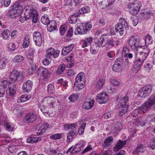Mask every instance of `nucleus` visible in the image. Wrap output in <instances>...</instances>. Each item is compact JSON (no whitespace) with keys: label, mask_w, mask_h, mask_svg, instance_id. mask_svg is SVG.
<instances>
[{"label":"nucleus","mask_w":155,"mask_h":155,"mask_svg":"<svg viewBox=\"0 0 155 155\" xmlns=\"http://www.w3.org/2000/svg\"><path fill=\"white\" fill-rule=\"evenodd\" d=\"M18 32L16 30H13L12 31L11 36L12 39H15L16 38L18 35Z\"/></svg>","instance_id":"63"},{"label":"nucleus","mask_w":155,"mask_h":155,"mask_svg":"<svg viewBox=\"0 0 155 155\" xmlns=\"http://www.w3.org/2000/svg\"><path fill=\"white\" fill-rule=\"evenodd\" d=\"M73 30L71 28H69L67 33V37L68 39H70L72 36Z\"/></svg>","instance_id":"62"},{"label":"nucleus","mask_w":155,"mask_h":155,"mask_svg":"<svg viewBox=\"0 0 155 155\" xmlns=\"http://www.w3.org/2000/svg\"><path fill=\"white\" fill-rule=\"evenodd\" d=\"M107 35H103L98 39L97 42L96 43L97 46L99 48L103 47L106 44V42L104 41L105 37Z\"/></svg>","instance_id":"22"},{"label":"nucleus","mask_w":155,"mask_h":155,"mask_svg":"<svg viewBox=\"0 0 155 155\" xmlns=\"http://www.w3.org/2000/svg\"><path fill=\"white\" fill-rule=\"evenodd\" d=\"M67 29V25H61L60 28V32L61 35H64Z\"/></svg>","instance_id":"55"},{"label":"nucleus","mask_w":155,"mask_h":155,"mask_svg":"<svg viewBox=\"0 0 155 155\" xmlns=\"http://www.w3.org/2000/svg\"><path fill=\"white\" fill-rule=\"evenodd\" d=\"M37 118V115L32 112H29L25 117L23 121L25 123H34Z\"/></svg>","instance_id":"11"},{"label":"nucleus","mask_w":155,"mask_h":155,"mask_svg":"<svg viewBox=\"0 0 155 155\" xmlns=\"http://www.w3.org/2000/svg\"><path fill=\"white\" fill-rule=\"evenodd\" d=\"M23 8L19 1L15 2L13 8L10 11V17L12 19H15L21 14Z\"/></svg>","instance_id":"3"},{"label":"nucleus","mask_w":155,"mask_h":155,"mask_svg":"<svg viewBox=\"0 0 155 155\" xmlns=\"http://www.w3.org/2000/svg\"><path fill=\"white\" fill-rule=\"evenodd\" d=\"M56 28L57 25L56 22L55 21H52L51 22V24L49 26H48L47 29L48 31L51 32L53 30H55Z\"/></svg>","instance_id":"47"},{"label":"nucleus","mask_w":155,"mask_h":155,"mask_svg":"<svg viewBox=\"0 0 155 155\" xmlns=\"http://www.w3.org/2000/svg\"><path fill=\"white\" fill-rule=\"evenodd\" d=\"M119 41L117 40V39L115 38H110V39H109L107 41L106 44H107V45L112 47L114 46L115 45L117 46L118 45V43Z\"/></svg>","instance_id":"29"},{"label":"nucleus","mask_w":155,"mask_h":155,"mask_svg":"<svg viewBox=\"0 0 155 155\" xmlns=\"http://www.w3.org/2000/svg\"><path fill=\"white\" fill-rule=\"evenodd\" d=\"M108 99L107 94L105 91L98 94L97 97V101L100 104L106 103L108 101Z\"/></svg>","instance_id":"9"},{"label":"nucleus","mask_w":155,"mask_h":155,"mask_svg":"<svg viewBox=\"0 0 155 155\" xmlns=\"http://www.w3.org/2000/svg\"><path fill=\"white\" fill-rule=\"evenodd\" d=\"M143 63V61L136 58L134 62V67L135 69L138 70L141 68Z\"/></svg>","instance_id":"27"},{"label":"nucleus","mask_w":155,"mask_h":155,"mask_svg":"<svg viewBox=\"0 0 155 155\" xmlns=\"http://www.w3.org/2000/svg\"><path fill=\"white\" fill-rule=\"evenodd\" d=\"M145 41L146 45L152 44L153 40L152 37L149 35H147L145 37Z\"/></svg>","instance_id":"46"},{"label":"nucleus","mask_w":155,"mask_h":155,"mask_svg":"<svg viewBox=\"0 0 155 155\" xmlns=\"http://www.w3.org/2000/svg\"><path fill=\"white\" fill-rule=\"evenodd\" d=\"M9 35V31L7 29L3 30L1 33L2 38L4 40L7 39L8 38Z\"/></svg>","instance_id":"45"},{"label":"nucleus","mask_w":155,"mask_h":155,"mask_svg":"<svg viewBox=\"0 0 155 155\" xmlns=\"http://www.w3.org/2000/svg\"><path fill=\"white\" fill-rule=\"evenodd\" d=\"M30 37L29 35L25 36L23 42L22 43V46L23 48H27L29 46L30 42Z\"/></svg>","instance_id":"34"},{"label":"nucleus","mask_w":155,"mask_h":155,"mask_svg":"<svg viewBox=\"0 0 155 155\" xmlns=\"http://www.w3.org/2000/svg\"><path fill=\"white\" fill-rule=\"evenodd\" d=\"M108 4V3L107 1L104 0L101 2L99 4V5L101 9H104L110 6V5Z\"/></svg>","instance_id":"49"},{"label":"nucleus","mask_w":155,"mask_h":155,"mask_svg":"<svg viewBox=\"0 0 155 155\" xmlns=\"http://www.w3.org/2000/svg\"><path fill=\"white\" fill-rule=\"evenodd\" d=\"M128 44L130 47L134 51H137L140 45V38L137 35L131 36L128 40Z\"/></svg>","instance_id":"5"},{"label":"nucleus","mask_w":155,"mask_h":155,"mask_svg":"<svg viewBox=\"0 0 155 155\" xmlns=\"http://www.w3.org/2000/svg\"><path fill=\"white\" fill-rule=\"evenodd\" d=\"M93 38L92 37H87L84 39H82L81 41V44L82 45V47L84 48L91 45L93 41Z\"/></svg>","instance_id":"18"},{"label":"nucleus","mask_w":155,"mask_h":155,"mask_svg":"<svg viewBox=\"0 0 155 155\" xmlns=\"http://www.w3.org/2000/svg\"><path fill=\"white\" fill-rule=\"evenodd\" d=\"M33 83L31 80H27L23 84L22 89L24 92H28L32 89Z\"/></svg>","instance_id":"16"},{"label":"nucleus","mask_w":155,"mask_h":155,"mask_svg":"<svg viewBox=\"0 0 155 155\" xmlns=\"http://www.w3.org/2000/svg\"><path fill=\"white\" fill-rule=\"evenodd\" d=\"M29 15L30 17H32L34 16L38 15V12L35 9H31L29 10Z\"/></svg>","instance_id":"61"},{"label":"nucleus","mask_w":155,"mask_h":155,"mask_svg":"<svg viewBox=\"0 0 155 155\" xmlns=\"http://www.w3.org/2000/svg\"><path fill=\"white\" fill-rule=\"evenodd\" d=\"M80 14L78 13H74L70 18L69 22L70 23L74 24L76 23L78 19V17L79 16Z\"/></svg>","instance_id":"28"},{"label":"nucleus","mask_w":155,"mask_h":155,"mask_svg":"<svg viewBox=\"0 0 155 155\" xmlns=\"http://www.w3.org/2000/svg\"><path fill=\"white\" fill-rule=\"evenodd\" d=\"M141 5L138 3H129L128 8L130 13L132 15H137L140 9Z\"/></svg>","instance_id":"8"},{"label":"nucleus","mask_w":155,"mask_h":155,"mask_svg":"<svg viewBox=\"0 0 155 155\" xmlns=\"http://www.w3.org/2000/svg\"><path fill=\"white\" fill-rule=\"evenodd\" d=\"M8 87L10 95L11 96L14 95L16 90L15 84L14 83H10L8 86Z\"/></svg>","instance_id":"26"},{"label":"nucleus","mask_w":155,"mask_h":155,"mask_svg":"<svg viewBox=\"0 0 155 155\" xmlns=\"http://www.w3.org/2000/svg\"><path fill=\"white\" fill-rule=\"evenodd\" d=\"M28 62L31 65V69L32 71H34L35 70L36 67L35 64L34 62V59L33 57L30 58L28 57Z\"/></svg>","instance_id":"41"},{"label":"nucleus","mask_w":155,"mask_h":155,"mask_svg":"<svg viewBox=\"0 0 155 155\" xmlns=\"http://www.w3.org/2000/svg\"><path fill=\"white\" fill-rule=\"evenodd\" d=\"M144 68L148 70H150L152 68L151 62L147 61L144 66Z\"/></svg>","instance_id":"64"},{"label":"nucleus","mask_w":155,"mask_h":155,"mask_svg":"<svg viewBox=\"0 0 155 155\" xmlns=\"http://www.w3.org/2000/svg\"><path fill=\"white\" fill-rule=\"evenodd\" d=\"M23 77V75L17 71L14 70L10 72L9 78L12 82H14L21 79Z\"/></svg>","instance_id":"13"},{"label":"nucleus","mask_w":155,"mask_h":155,"mask_svg":"<svg viewBox=\"0 0 155 155\" xmlns=\"http://www.w3.org/2000/svg\"><path fill=\"white\" fill-rule=\"evenodd\" d=\"M75 44L72 43L70 45L63 48L62 50L61 53L63 55H65L70 52L73 49L74 47Z\"/></svg>","instance_id":"21"},{"label":"nucleus","mask_w":155,"mask_h":155,"mask_svg":"<svg viewBox=\"0 0 155 155\" xmlns=\"http://www.w3.org/2000/svg\"><path fill=\"white\" fill-rule=\"evenodd\" d=\"M11 0H0L2 5L4 7H7L9 6L11 3Z\"/></svg>","instance_id":"58"},{"label":"nucleus","mask_w":155,"mask_h":155,"mask_svg":"<svg viewBox=\"0 0 155 155\" xmlns=\"http://www.w3.org/2000/svg\"><path fill=\"white\" fill-rule=\"evenodd\" d=\"M85 76L83 72L79 73L76 77L74 89L76 91L81 90L84 87Z\"/></svg>","instance_id":"2"},{"label":"nucleus","mask_w":155,"mask_h":155,"mask_svg":"<svg viewBox=\"0 0 155 155\" xmlns=\"http://www.w3.org/2000/svg\"><path fill=\"white\" fill-rule=\"evenodd\" d=\"M84 146V145H83V144H82L81 143H76L75 146H73L72 151L75 150L76 153L79 152L83 149Z\"/></svg>","instance_id":"32"},{"label":"nucleus","mask_w":155,"mask_h":155,"mask_svg":"<svg viewBox=\"0 0 155 155\" xmlns=\"http://www.w3.org/2000/svg\"><path fill=\"white\" fill-rule=\"evenodd\" d=\"M41 139V137H29L27 138L26 141L28 143H33L38 142L40 141Z\"/></svg>","instance_id":"31"},{"label":"nucleus","mask_w":155,"mask_h":155,"mask_svg":"<svg viewBox=\"0 0 155 155\" xmlns=\"http://www.w3.org/2000/svg\"><path fill=\"white\" fill-rule=\"evenodd\" d=\"M137 57L136 58H137L138 59L141 60L143 62L146 59L147 56L145 55L144 54L141 53L140 52L139 53L136 54Z\"/></svg>","instance_id":"48"},{"label":"nucleus","mask_w":155,"mask_h":155,"mask_svg":"<svg viewBox=\"0 0 155 155\" xmlns=\"http://www.w3.org/2000/svg\"><path fill=\"white\" fill-rule=\"evenodd\" d=\"M139 48L143 49L142 51L140 52L147 57L150 53V50L148 48L147 45H141Z\"/></svg>","instance_id":"36"},{"label":"nucleus","mask_w":155,"mask_h":155,"mask_svg":"<svg viewBox=\"0 0 155 155\" xmlns=\"http://www.w3.org/2000/svg\"><path fill=\"white\" fill-rule=\"evenodd\" d=\"M129 107V106L118 105L119 116H122L124 115L128 111Z\"/></svg>","instance_id":"24"},{"label":"nucleus","mask_w":155,"mask_h":155,"mask_svg":"<svg viewBox=\"0 0 155 155\" xmlns=\"http://www.w3.org/2000/svg\"><path fill=\"white\" fill-rule=\"evenodd\" d=\"M110 82L111 84L115 87L118 86L120 84L119 80L117 79H110Z\"/></svg>","instance_id":"53"},{"label":"nucleus","mask_w":155,"mask_h":155,"mask_svg":"<svg viewBox=\"0 0 155 155\" xmlns=\"http://www.w3.org/2000/svg\"><path fill=\"white\" fill-rule=\"evenodd\" d=\"M10 82L8 81L7 80H3L2 81L0 86H2L3 88L6 89L7 87L8 86Z\"/></svg>","instance_id":"60"},{"label":"nucleus","mask_w":155,"mask_h":155,"mask_svg":"<svg viewBox=\"0 0 155 155\" xmlns=\"http://www.w3.org/2000/svg\"><path fill=\"white\" fill-rule=\"evenodd\" d=\"M81 24L84 30L85 31V34L87 33L88 31H89L92 28V25L90 23H81Z\"/></svg>","instance_id":"37"},{"label":"nucleus","mask_w":155,"mask_h":155,"mask_svg":"<svg viewBox=\"0 0 155 155\" xmlns=\"http://www.w3.org/2000/svg\"><path fill=\"white\" fill-rule=\"evenodd\" d=\"M4 125L6 130L8 131H13L15 129L14 126L12 124L7 120L4 121Z\"/></svg>","instance_id":"30"},{"label":"nucleus","mask_w":155,"mask_h":155,"mask_svg":"<svg viewBox=\"0 0 155 155\" xmlns=\"http://www.w3.org/2000/svg\"><path fill=\"white\" fill-rule=\"evenodd\" d=\"M120 23H117L115 26L116 31L119 33L120 36L123 35L124 33V29L128 27L127 21L123 18H121L120 20Z\"/></svg>","instance_id":"6"},{"label":"nucleus","mask_w":155,"mask_h":155,"mask_svg":"<svg viewBox=\"0 0 155 155\" xmlns=\"http://www.w3.org/2000/svg\"><path fill=\"white\" fill-rule=\"evenodd\" d=\"M105 81V79L104 77H101L96 82V87L97 89L102 88Z\"/></svg>","instance_id":"25"},{"label":"nucleus","mask_w":155,"mask_h":155,"mask_svg":"<svg viewBox=\"0 0 155 155\" xmlns=\"http://www.w3.org/2000/svg\"><path fill=\"white\" fill-rule=\"evenodd\" d=\"M152 14L151 12L149 10L145 11L142 13L141 16L144 18H148Z\"/></svg>","instance_id":"51"},{"label":"nucleus","mask_w":155,"mask_h":155,"mask_svg":"<svg viewBox=\"0 0 155 155\" xmlns=\"http://www.w3.org/2000/svg\"><path fill=\"white\" fill-rule=\"evenodd\" d=\"M38 75L42 76L43 78H46L49 74V72L46 68L40 67L38 70Z\"/></svg>","instance_id":"19"},{"label":"nucleus","mask_w":155,"mask_h":155,"mask_svg":"<svg viewBox=\"0 0 155 155\" xmlns=\"http://www.w3.org/2000/svg\"><path fill=\"white\" fill-rule=\"evenodd\" d=\"M31 98L30 95H22L20 97L18 98L17 100V102L20 103L26 102L30 99Z\"/></svg>","instance_id":"35"},{"label":"nucleus","mask_w":155,"mask_h":155,"mask_svg":"<svg viewBox=\"0 0 155 155\" xmlns=\"http://www.w3.org/2000/svg\"><path fill=\"white\" fill-rule=\"evenodd\" d=\"M65 68V66L64 64H62L59 65L57 71L56 73L58 74H61L64 72Z\"/></svg>","instance_id":"50"},{"label":"nucleus","mask_w":155,"mask_h":155,"mask_svg":"<svg viewBox=\"0 0 155 155\" xmlns=\"http://www.w3.org/2000/svg\"><path fill=\"white\" fill-rule=\"evenodd\" d=\"M72 55H70L68 56L66 59V60L68 62L67 67L68 68H71L74 65V63L72 61Z\"/></svg>","instance_id":"42"},{"label":"nucleus","mask_w":155,"mask_h":155,"mask_svg":"<svg viewBox=\"0 0 155 155\" xmlns=\"http://www.w3.org/2000/svg\"><path fill=\"white\" fill-rule=\"evenodd\" d=\"M54 86L51 84H49L48 86V91L49 94H52L54 92Z\"/></svg>","instance_id":"54"},{"label":"nucleus","mask_w":155,"mask_h":155,"mask_svg":"<svg viewBox=\"0 0 155 155\" xmlns=\"http://www.w3.org/2000/svg\"><path fill=\"white\" fill-rule=\"evenodd\" d=\"M79 97L77 94H71L68 97V100L71 102H74L75 101L78 99Z\"/></svg>","instance_id":"43"},{"label":"nucleus","mask_w":155,"mask_h":155,"mask_svg":"<svg viewBox=\"0 0 155 155\" xmlns=\"http://www.w3.org/2000/svg\"><path fill=\"white\" fill-rule=\"evenodd\" d=\"M144 149L143 145L141 144H138L135 151L138 153H142L143 152Z\"/></svg>","instance_id":"57"},{"label":"nucleus","mask_w":155,"mask_h":155,"mask_svg":"<svg viewBox=\"0 0 155 155\" xmlns=\"http://www.w3.org/2000/svg\"><path fill=\"white\" fill-rule=\"evenodd\" d=\"M81 24L79 26H78L74 31V34L75 35H78L79 34L84 35L85 31L84 30Z\"/></svg>","instance_id":"33"},{"label":"nucleus","mask_w":155,"mask_h":155,"mask_svg":"<svg viewBox=\"0 0 155 155\" xmlns=\"http://www.w3.org/2000/svg\"><path fill=\"white\" fill-rule=\"evenodd\" d=\"M41 21L45 25H48L50 23L48 16L47 14H45L41 18Z\"/></svg>","instance_id":"38"},{"label":"nucleus","mask_w":155,"mask_h":155,"mask_svg":"<svg viewBox=\"0 0 155 155\" xmlns=\"http://www.w3.org/2000/svg\"><path fill=\"white\" fill-rule=\"evenodd\" d=\"M94 99L91 100L89 101H84L82 107L84 109L87 110L90 109L94 106Z\"/></svg>","instance_id":"23"},{"label":"nucleus","mask_w":155,"mask_h":155,"mask_svg":"<svg viewBox=\"0 0 155 155\" xmlns=\"http://www.w3.org/2000/svg\"><path fill=\"white\" fill-rule=\"evenodd\" d=\"M153 105L154 104L151 101H150V100L149 98L147 101L138 108L135 109L134 110L132 114H134L133 117H136V116H140V115L141 114L143 115L145 111L150 109Z\"/></svg>","instance_id":"1"},{"label":"nucleus","mask_w":155,"mask_h":155,"mask_svg":"<svg viewBox=\"0 0 155 155\" xmlns=\"http://www.w3.org/2000/svg\"><path fill=\"white\" fill-rule=\"evenodd\" d=\"M90 8L89 7L86 6L81 8L79 11V12L78 13H79L80 15L82 14L88 13L90 12Z\"/></svg>","instance_id":"44"},{"label":"nucleus","mask_w":155,"mask_h":155,"mask_svg":"<svg viewBox=\"0 0 155 155\" xmlns=\"http://www.w3.org/2000/svg\"><path fill=\"white\" fill-rule=\"evenodd\" d=\"M24 57L22 55H18L15 56L13 60L15 63H20L24 60Z\"/></svg>","instance_id":"40"},{"label":"nucleus","mask_w":155,"mask_h":155,"mask_svg":"<svg viewBox=\"0 0 155 155\" xmlns=\"http://www.w3.org/2000/svg\"><path fill=\"white\" fill-rule=\"evenodd\" d=\"M33 40L36 45L40 46L42 44V40L41 33L38 31H35L33 34Z\"/></svg>","instance_id":"12"},{"label":"nucleus","mask_w":155,"mask_h":155,"mask_svg":"<svg viewBox=\"0 0 155 155\" xmlns=\"http://www.w3.org/2000/svg\"><path fill=\"white\" fill-rule=\"evenodd\" d=\"M54 99L51 96L45 97L43 100L42 103L45 105L49 107H55V103Z\"/></svg>","instance_id":"15"},{"label":"nucleus","mask_w":155,"mask_h":155,"mask_svg":"<svg viewBox=\"0 0 155 155\" xmlns=\"http://www.w3.org/2000/svg\"><path fill=\"white\" fill-rule=\"evenodd\" d=\"M62 135L61 133H58L54 134L52 135L50 137V138L53 140L59 139L62 137Z\"/></svg>","instance_id":"52"},{"label":"nucleus","mask_w":155,"mask_h":155,"mask_svg":"<svg viewBox=\"0 0 155 155\" xmlns=\"http://www.w3.org/2000/svg\"><path fill=\"white\" fill-rule=\"evenodd\" d=\"M7 63V59L2 58L0 60V70H2L5 68Z\"/></svg>","instance_id":"39"},{"label":"nucleus","mask_w":155,"mask_h":155,"mask_svg":"<svg viewBox=\"0 0 155 155\" xmlns=\"http://www.w3.org/2000/svg\"><path fill=\"white\" fill-rule=\"evenodd\" d=\"M77 124L75 123L66 124L64 125V127L65 130H72L68 133L67 136V140L66 142L68 143L71 142L73 139L76 136V133Z\"/></svg>","instance_id":"4"},{"label":"nucleus","mask_w":155,"mask_h":155,"mask_svg":"<svg viewBox=\"0 0 155 155\" xmlns=\"http://www.w3.org/2000/svg\"><path fill=\"white\" fill-rule=\"evenodd\" d=\"M152 87L150 85H147L141 88L139 91L138 96L143 98H145L151 93Z\"/></svg>","instance_id":"7"},{"label":"nucleus","mask_w":155,"mask_h":155,"mask_svg":"<svg viewBox=\"0 0 155 155\" xmlns=\"http://www.w3.org/2000/svg\"><path fill=\"white\" fill-rule=\"evenodd\" d=\"M113 140V137L111 136L107 138L104 142V143L105 144V146H109L108 143H110Z\"/></svg>","instance_id":"56"},{"label":"nucleus","mask_w":155,"mask_h":155,"mask_svg":"<svg viewBox=\"0 0 155 155\" xmlns=\"http://www.w3.org/2000/svg\"><path fill=\"white\" fill-rule=\"evenodd\" d=\"M128 92H127L125 94L124 96L123 97L119 102L118 105L129 106L128 104H127L129 101Z\"/></svg>","instance_id":"20"},{"label":"nucleus","mask_w":155,"mask_h":155,"mask_svg":"<svg viewBox=\"0 0 155 155\" xmlns=\"http://www.w3.org/2000/svg\"><path fill=\"white\" fill-rule=\"evenodd\" d=\"M123 59L121 58H118L115 61L112 66L113 71L115 72H119L121 70L123 65Z\"/></svg>","instance_id":"10"},{"label":"nucleus","mask_w":155,"mask_h":155,"mask_svg":"<svg viewBox=\"0 0 155 155\" xmlns=\"http://www.w3.org/2000/svg\"><path fill=\"white\" fill-rule=\"evenodd\" d=\"M86 124H82L78 130V132L79 134H82L84 132L85 128L86 126Z\"/></svg>","instance_id":"59"},{"label":"nucleus","mask_w":155,"mask_h":155,"mask_svg":"<svg viewBox=\"0 0 155 155\" xmlns=\"http://www.w3.org/2000/svg\"><path fill=\"white\" fill-rule=\"evenodd\" d=\"M127 141V140L123 141L119 139L114 147L113 151L117 152L122 149L126 145Z\"/></svg>","instance_id":"17"},{"label":"nucleus","mask_w":155,"mask_h":155,"mask_svg":"<svg viewBox=\"0 0 155 155\" xmlns=\"http://www.w3.org/2000/svg\"><path fill=\"white\" fill-rule=\"evenodd\" d=\"M60 52V51H55L54 48H50L46 50L47 57L50 58L53 57L54 58H57L59 56Z\"/></svg>","instance_id":"14"}]
</instances>
